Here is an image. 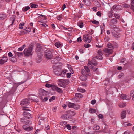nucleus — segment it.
I'll use <instances>...</instances> for the list:
<instances>
[{"label":"nucleus","mask_w":134,"mask_h":134,"mask_svg":"<svg viewBox=\"0 0 134 134\" xmlns=\"http://www.w3.org/2000/svg\"><path fill=\"white\" fill-rule=\"evenodd\" d=\"M62 17V14H61L58 16H57V19L59 21L60 20V19Z\"/></svg>","instance_id":"50"},{"label":"nucleus","mask_w":134,"mask_h":134,"mask_svg":"<svg viewBox=\"0 0 134 134\" xmlns=\"http://www.w3.org/2000/svg\"><path fill=\"white\" fill-rule=\"evenodd\" d=\"M32 47L31 46L29 47L28 49L25 48L23 52L25 56H29L32 55Z\"/></svg>","instance_id":"2"},{"label":"nucleus","mask_w":134,"mask_h":134,"mask_svg":"<svg viewBox=\"0 0 134 134\" xmlns=\"http://www.w3.org/2000/svg\"><path fill=\"white\" fill-rule=\"evenodd\" d=\"M83 37L84 42L86 43H89L91 40V37L88 35H84Z\"/></svg>","instance_id":"6"},{"label":"nucleus","mask_w":134,"mask_h":134,"mask_svg":"<svg viewBox=\"0 0 134 134\" xmlns=\"http://www.w3.org/2000/svg\"><path fill=\"white\" fill-rule=\"evenodd\" d=\"M39 93L40 95L39 96H46L48 93L47 91H45L44 90L42 89H40L39 90Z\"/></svg>","instance_id":"13"},{"label":"nucleus","mask_w":134,"mask_h":134,"mask_svg":"<svg viewBox=\"0 0 134 134\" xmlns=\"http://www.w3.org/2000/svg\"><path fill=\"white\" fill-rule=\"evenodd\" d=\"M26 29H25L26 31V32H27H27H30L31 31V28L28 27H26Z\"/></svg>","instance_id":"57"},{"label":"nucleus","mask_w":134,"mask_h":134,"mask_svg":"<svg viewBox=\"0 0 134 134\" xmlns=\"http://www.w3.org/2000/svg\"><path fill=\"white\" fill-rule=\"evenodd\" d=\"M100 126L97 125H95L93 126V129L94 130H98L100 129Z\"/></svg>","instance_id":"21"},{"label":"nucleus","mask_w":134,"mask_h":134,"mask_svg":"<svg viewBox=\"0 0 134 134\" xmlns=\"http://www.w3.org/2000/svg\"><path fill=\"white\" fill-rule=\"evenodd\" d=\"M80 106L79 105L75 104V105H74L73 108L75 109L78 110L80 109Z\"/></svg>","instance_id":"35"},{"label":"nucleus","mask_w":134,"mask_h":134,"mask_svg":"<svg viewBox=\"0 0 134 134\" xmlns=\"http://www.w3.org/2000/svg\"><path fill=\"white\" fill-rule=\"evenodd\" d=\"M38 7V5L37 4H33L31 5V8H36Z\"/></svg>","instance_id":"49"},{"label":"nucleus","mask_w":134,"mask_h":134,"mask_svg":"<svg viewBox=\"0 0 134 134\" xmlns=\"http://www.w3.org/2000/svg\"><path fill=\"white\" fill-rule=\"evenodd\" d=\"M55 59L57 61H59L61 59V58L59 56H56L55 57Z\"/></svg>","instance_id":"53"},{"label":"nucleus","mask_w":134,"mask_h":134,"mask_svg":"<svg viewBox=\"0 0 134 134\" xmlns=\"http://www.w3.org/2000/svg\"><path fill=\"white\" fill-rule=\"evenodd\" d=\"M55 96H53L50 98V99H49V101L50 102H51L53 100L55 99Z\"/></svg>","instance_id":"48"},{"label":"nucleus","mask_w":134,"mask_h":134,"mask_svg":"<svg viewBox=\"0 0 134 134\" xmlns=\"http://www.w3.org/2000/svg\"><path fill=\"white\" fill-rule=\"evenodd\" d=\"M29 125H30L26 124L23 125V129L27 131L32 130L33 129V127L32 126H29Z\"/></svg>","instance_id":"9"},{"label":"nucleus","mask_w":134,"mask_h":134,"mask_svg":"<svg viewBox=\"0 0 134 134\" xmlns=\"http://www.w3.org/2000/svg\"><path fill=\"white\" fill-rule=\"evenodd\" d=\"M23 115L24 116L26 117V118L29 119L30 118H32L31 114L26 111H24L23 113Z\"/></svg>","instance_id":"14"},{"label":"nucleus","mask_w":134,"mask_h":134,"mask_svg":"<svg viewBox=\"0 0 134 134\" xmlns=\"http://www.w3.org/2000/svg\"><path fill=\"white\" fill-rule=\"evenodd\" d=\"M24 25V23H20L19 27V28L20 29H22L23 28V26Z\"/></svg>","instance_id":"42"},{"label":"nucleus","mask_w":134,"mask_h":134,"mask_svg":"<svg viewBox=\"0 0 134 134\" xmlns=\"http://www.w3.org/2000/svg\"><path fill=\"white\" fill-rule=\"evenodd\" d=\"M113 16L112 12L111 11H109L108 13V16L109 18H111Z\"/></svg>","instance_id":"52"},{"label":"nucleus","mask_w":134,"mask_h":134,"mask_svg":"<svg viewBox=\"0 0 134 134\" xmlns=\"http://www.w3.org/2000/svg\"><path fill=\"white\" fill-rule=\"evenodd\" d=\"M67 105L69 108H73L74 105H75V104L70 102H68L67 103Z\"/></svg>","instance_id":"25"},{"label":"nucleus","mask_w":134,"mask_h":134,"mask_svg":"<svg viewBox=\"0 0 134 134\" xmlns=\"http://www.w3.org/2000/svg\"><path fill=\"white\" fill-rule=\"evenodd\" d=\"M30 9V7L29 6L23 7L22 9L23 11H26Z\"/></svg>","instance_id":"31"},{"label":"nucleus","mask_w":134,"mask_h":134,"mask_svg":"<svg viewBox=\"0 0 134 134\" xmlns=\"http://www.w3.org/2000/svg\"><path fill=\"white\" fill-rule=\"evenodd\" d=\"M126 115V111L124 110L122 111L121 113V119H123L125 118Z\"/></svg>","instance_id":"16"},{"label":"nucleus","mask_w":134,"mask_h":134,"mask_svg":"<svg viewBox=\"0 0 134 134\" xmlns=\"http://www.w3.org/2000/svg\"><path fill=\"white\" fill-rule=\"evenodd\" d=\"M7 16V15L4 13L0 14V20H3L6 18Z\"/></svg>","instance_id":"18"},{"label":"nucleus","mask_w":134,"mask_h":134,"mask_svg":"<svg viewBox=\"0 0 134 134\" xmlns=\"http://www.w3.org/2000/svg\"><path fill=\"white\" fill-rule=\"evenodd\" d=\"M75 96L76 97L79 98H81L82 97V95L80 93H76L75 94Z\"/></svg>","instance_id":"34"},{"label":"nucleus","mask_w":134,"mask_h":134,"mask_svg":"<svg viewBox=\"0 0 134 134\" xmlns=\"http://www.w3.org/2000/svg\"><path fill=\"white\" fill-rule=\"evenodd\" d=\"M25 47L26 45L25 44H24L21 47L19 48L18 50L19 51H21Z\"/></svg>","instance_id":"37"},{"label":"nucleus","mask_w":134,"mask_h":134,"mask_svg":"<svg viewBox=\"0 0 134 134\" xmlns=\"http://www.w3.org/2000/svg\"><path fill=\"white\" fill-rule=\"evenodd\" d=\"M120 98L121 99L123 100H127L128 99V98L126 96L125 94H121L120 96Z\"/></svg>","instance_id":"22"},{"label":"nucleus","mask_w":134,"mask_h":134,"mask_svg":"<svg viewBox=\"0 0 134 134\" xmlns=\"http://www.w3.org/2000/svg\"><path fill=\"white\" fill-rule=\"evenodd\" d=\"M46 96H39L40 99L42 102H45L47 101L48 99V98L45 97Z\"/></svg>","instance_id":"17"},{"label":"nucleus","mask_w":134,"mask_h":134,"mask_svg":"<svg viewBox=\"0 0 134 134\" xmlns=\"http://www.w3.org/2000/svg\"><path fill=\"white\" fill-rule=\"evenodd\" d=\"M35 97H36V99H35L34 98H31V99L35 102H38V99L37 98V97L36 96Z\"/></svg>","instance_id":"56"},{"label":"nucleus","mask_w":134,"mask_h":134,"mask_svg":"<svg viewBox=\"0 0 134 134\" xmlns=\"http://www.w3.org/2000/svg\"><path fill=\"white\" fill-rule=\"evenodd\" d=\"M114 15V17L117 19H119L120 18V15L119 14L115 13Z\"/></svg>","instance_id":"45"},{"label":"nucleus","mask_w":134,"mask_h":134,"mask_svg":"<svg viewBox=\"0 0 134 134\" xmlns=\"http://www.w3.org/2000/svg\"><path fill=\"white\" fill-rule=\"evenodd\" d=\"M131 7L133 8L134 7V0H131Z\"/></svg>","instance_id":"51"},{"label":"nucleus","mask_w":134,"mask_h":134,"mask_svg":"<svg viewBox=\"0 0 134 134\" xmlns=\"http://www.w3.org/2000/svg\"><path fill=\"white\" fill-rule=\"evenodd\" d=\"M55 45L56 47L58 48L62 46V45L61 43L59 42H56L55 44Z\"/></svg>","instance_id":"33"},{"label":"nucleus","mask_w":134,"mask_h":134,"mask_svg":"<svg viewBox=\"0 0 134 134\" xmlns=\"http://www.w3.org/2000/svg\"><path fill=\"white\" fill-rule=\"evenodd\" d=\"M77 90L78 91L81 92H84L86 91L83 88H77Z\"/></svg>","instance_id":"43"},{"label":"nucleus","mask_w":134,"mask_h":134,"mask_svg":"<svg viewBox=\"0 0 134 134\" xmlns=\"http://www.w3.org/2000/svg\"><path fill=\"white\" fill-rule=\"evenodd\" d=\"M90 46L89 44H85L84 45V47L85 48H88Z\"/></svg>","instance_id":"63"},{"label":"nucleus","mask_w":134,"mask_h":134,"mask_svg":"<svg viewBox=\"0 0 134 134\" xmlns=\"http://www.w3.org/2000/svg\"><path fill=\"white\" fill-rule=\"evenodd\" d=\"M89 111L90 113H95L96 112V110L95 109L90 108L89 109Z\"/></svg>","instance_id":"39"},{"label":"nucleus","mask_w":134,"mask_h":134,"mask_svg":"<svg viewBox=\"0 0 134 134\" xmlns=\"http://www.w3.org/2000/svg\"><path fill=\"white\" fill-rule=\"evenodd\" d=\"M66 127L68 129L70 130L71 129V127L70 126L69 124H68L66 125Z\"/></svg>","instance_id":"61"},{"label":"nucleus","mask_w":134,"mask_h":134,"mask_svg":"<svg viewBox=\"0 0 134 134\" xmlns=\"http://www.w3.org/2000/svg\"><path fill=\"white\" fill-rule=\"evenodd\" d=\"M92 23L93 24H95L96 25H98L99 24V22L96 21V20H94L93 21H92Z\"/></svg>","instance_id":"55"},{"label":"nucleus","mask_w":134,"mask_h":134,"mask_svg":"<svg viewBox=\"0 0 134 134\" xmlns=\"http://www.w3.org/2000/svg\"><path fill=\"white\" fill-rule=\"evenodd\" d=\"M51 87L53 90H55V91H56L58 87L56 86L52 85Z\"/></svg>","instance_id":"46"},{"label":"nucleus","mask_w":134,"mask_h":134,"mask_svg":"<svg viewBox=\"0 0 134 134\" xmlns=\"http://www.w3.org/2000/svg\"><path fill=\"white\" fill-rule=\"evenodd\" d=\"M22 107H23V108H22V110H25V111H30V110L27 108V107H26L25 106H23Z\"/></svg>","instance_id":"47"},{"label":"nucleus","mask_w":134,"mask_h":134,"mask_svg":"<svg viewBox=\"0 0 134 134\" xmlns=\"http://www.w3.org/2000/svg\"><path fill=\"white\" fill-rule=\"evenodd\" d=\"M113 10L116 11L117 10L118 8L117 6L116 5H114L112 7Z\"/></svg>","instance_id":"44"},{"label":"nucleus","mask_w":134,"mask_h":134,"mask_svg":"<svg viewBox=\"0 0 134 134\" xmlns=\"http://www.w3.org/2000/svg\"><path fill=\"white\" fill-rule=\"evenodd\" d=\"M81 13H82L81 12H79L78 13V14H77V16L78 18H80V17L82 16V15L81 14Z\"/></svg>","instance_id":"54"},{"label":"nucleus","mask_w":134,"mask_h":134,"mask_svg":"<svg viewBox=\"0 0 134 134\" xmlns=\"http://www.w3.org/2000/svg\"><path fill=\"white\" fill-rule=\"evenodd\" d=\"M113 35L116 38H118L120 37V35L118 33L115 32V33L113 34Z\"/></svg>","instance_id":"30"},{"label":"nucleus","mask_w":134,"mask_h":134,"mask_svg":"<svg viewBox=\"0 0 134 134\" xmlns=\"http://www.w3.org/2000/svg\"><path fill=\"white\" fill-rule=\"evenodd\" d=\"M107 45L108 47V48L111 49V50H113V49L114 48V46L111 43H109Z\"/></svg>","instance_id":"24"},{"label":"nucleus","mask_w":134,"mask_h":134,"mask_svg":"<svg viewBox=\"0 0 134 134\" xmlns=\"http://www.w3.org/2000/svg\"><path fill=\"white\" fill-rule=\"evenodd\" d=\"M45 55L46 58L48 59H50L52 57V53L51 51L47 49L45 51Z\"/></svg>","instance_id":"4"},{"label":"nucleus","mask_w":134,"mask_h":134,"mask_svg":"<svg viewBox=\"0 0 134 134\" xmlns=\"http://www.w3.org/2000/svg\"><path fill=\"white\" fill-rule=\"evenodd\" d=\"M84 69H82L81 70V73L82 75L85 76H88L89 73L90 72V70L88 68L87 66H85L84 67Z\"/></svg>","instance_id":"3"},{"label":"nucleus","mask_w":134,"mask_h":134,"mask_svg":"<svg viewBox=\"0 0 134 134\" xmlns=\"http://www.w3.org/2000/svg\"><path fill=\"white\" fill-rule=\"evenodd\" d=\"M21 121L23 124L30 125L32 123L31 121L29 120L26 117L24 116L21 119Z\"/></svg>","instance_id":"5"},{"label":"nucleus","mask_w":134,"mask_h":134,"mask_svg":"<svg viewBox=\"0 0 134 134\" xmlns=\"http://www.w3.org/2000/svg\"><path fill=\"white\" fill-rule=\"evenodd\" d=\"M30 104V100L29 99H23L20 103L21 106H26Z\"/></svg>","instance_id":"7"},{"label":"nucleus","mask_w":134,"mask_h":134,"mask_svg":"<svg viewBox=\"0 0 134 134\" xmlns=\"http://www.w3.org/2000/svg\"><path fill=\"white\" fill-rule=\"evenodd\" d=\"M91 63L92 64L95 66L97 64V62L94 58L92 60Z\"/></svg>","instance_id":"32"},{"label":"nucleus","mask_w":134,"mask_h":134,"mask_svg":"<svg viewBox=\"0 0 134 134\" xmlns=\"http://www.w3.org/2000/svg\"><path fill=\"white\" fill-rule=\"evenodd\" d=\"M71 76V74L70 73H68L67 74V76L68 78H70Z\"/></svg>","instance_id":"64"},{"label":"nucleus","mask_w":134,"mask_h":134,"mask_svg":"<svg viewBox=\"0 0 134 134\" xmlns=\"http://www.w3.org/2000/svg\"><path fill=\"white\" fill-rule=\"evenodd\" d=\"M8 60V58L5 55H3L2 57H0V64H4Z\"/></svg>","instance_id":"8"},{"label":"nucleus","mask_w":134,"mask_h":134,"mask_svg":"<svg viewBox=\"0 0 134 134\" xmlns=\"http://www.w3.org/2000/svg\"><path fill=\"white\" fill-rule=\"evenodd\" d=\"M77 24L81 28H82L83 26V23L82 22H78Z\"/></svg>","instance_id":"28"},{"label":"nucleus","mask_w":134,"mask_h":134,"mask_svg":"<svg viewBox=\"0 0 134 134\" xmlns=\"http://www.w3.org/2000/svg\"><path fill=\"white\" fill-rule=\"evenodd\" d=\"M53 68L54 72L56 75L63 76V73H62L60 68L58 66L57 63L53 65Z\"/></svg>","instance_id":"1"},{"label":"nucleus","mask_w":134,"mask_h":134,"mask_svg":"<svg viewBox=\"0 0 134 134\" xmlns=\"http://www.w3.org/2000/svg\"><path fill=\"white\" fill-rule=\"evenodd\" d=\"M43 55V54L40 53L37 54V56L38 58L36 59V61L37 63H39L40 62Z\"/></svg>","instance_id":"15"},{"label":"nucleus","mask_w":134,"mask_h":134,"mask_svg":"<svg viewBox=\"0 0 134 134\" xmlns=\"http://www.w3.org/2000/svg\"><path fill=\"white\" fill-rule=\"evenodd\" d=\"M118 105L120 107L123 108L126 106V104L125 103L122 102L120 103Z\"/></svg>","instance_id":"23"},{"label":"nucleus","mask_w":134,"mask_h":134,"mask_svg":"<svg viewBox=\"0 0 134 134\" xmlns=\"http://www.w3.org/2000/svg\"><path fill=\"white\" fill-rule=\"evenodd\" d=\"M84 4L87 6L90 5V2L89 0H83Z\"/></svg>","instance_id":"26"},{"label":"nucleus","mask_w":134,"mask_h":134,"mask_svg":"<svg viewBox=\"0 0 134 134\" xmlns=\"http://www.w3.org/2000/svg\"><path fill=\"white\" fill-rule=\"evenodd\" d=\"M98 55L96 56L95 58L99 60H102L103 58L102 57V51L101 49H99L97 51Z\"/></svg>","instance_id":"10"},{"label":"nucleus","mask_w":134,"mask_h":134,"mask_svg":"<svg viewBox=\"0 0 134 134\" xmlns=\"http://www.w3.org/2000/svg\"><path fill=\"white\" fill-rule=\"evenodd\" d=\"M68 116V114H64L61 116V118L63 119H67Z\"/></svg>","instance_id":"41"},{"label":"nucleus","mask_w":134,"mask_h":134,"mask_svg":"<svg viewBox=\"0 0 134 134\" xmlns=\"http://www.w3.org/2000/svg\"><path fill=\"white\" fill-rule=\"evenodd\" d=\"M41 25H42L43 26V27H46V26H47L48 25H46V24L45 23H41L40 24Z\"/></svg>","instance_id":"62"},{"label":"nucleus","mask_w":134,"mask_h":134,"mask_svg":"<svg viewBox=\"0 0 134 134\" xmlns=\"http://www.w3.org/2000/svg\"><path fill=\"white\" fill-rule=\"evenodd\" d=\"M56 92L59 93H62L63 92V91L60 88L58 87L56 91Z\"/></svg>","instance_id":"36"},{"label":"nucleus","mask_w":134,"mask_h":134,"mask_svg":"<svg viewBox=\"0 0 134 134\" xmlns=\"http://www.w3.org/2000/svg\"><path fill=\"white\" fill-rule=\"evenodd\" d=\"M131 96L132 97V99L134 100V91H131L130 93Z\"/></svg>","instance_id":"38"},{"label":"nucleus","mask_w":134,"mask_h":134,"mask_svg":"<svg viewBox=\"0 0 134 134\" xmlns=\"http://www.w3.org/2000/svg\"><path fill=\"white\" fill-rule=\"evenodd\" d=\"M87 76H85L82 75V76H80V77L79 78L82 81H85L87 79Z\"/></svg>","instance_id":"20"},{"label":"nucleus","mask_w":134,"mask_h":134,"mask_svg":"<svg viewBox=\"0 0 134 134\" xmlns=\"http://www.w3.org/2000/svg\"><path fill=\"white\" fill-rule=\"evenodd\" d=\"M94 3L97 7H99L100 6V3L98 1H94Z\"/></svg>","instance_id":"40"},{"label":"nucleus","mask_w":134,"mask_h":134,"mask_svg":"<svg viewBox=\"0 0 134 134\" xmlns=\"http://www.w3.org/2000/svg\"><path fill=\"white\" fill-rule=\"evenodd\" d=\"M52 85L50 84L49 83H46L45 85V86L48 88H49L51 87Z\"/></svg>","instance_id":"60"},{"label":"nucleus","mask_w":134,"mask_h":134,"mask_svg":"<svg viewBox=\"0 0 134 134\" xmlns=\"http://www.w3.org/2000/svg\"><path fill=\"white\" fill-rule=\"evenodd\" d=\"M40 51V47H37L36 48V52L37 53L39 52Z\"/></svg>","instance_id":"59"},{"label":"nucleus","mask_w":134,"mask_h":134,"mask_svg":"<svg viewBox=\"0 0 134 134\" xmlns=\"http://www.w3.org/2000/svg\"><path fill=\"white\" fill-rule=\"evenodd\" d=\"M104 51L107 56H108L110 54H112L113 51L111 49L108 48H105L104 49Z\"/></svg>","instance_id":"12"},{"label":"nucleus","mask_w":134,"mask_h":134,"mask_svg":"<svg viewBox=\"0 0 134 134\" xmlns=\"http://www.w3.org/2000/svg\"><path fill=\"white\" fill-rule=\"evenodd\" d=\"M68 113L71 116H74L76 114V113L74 111H68Z\"/></svg>","instance_id":"29"},{"label":"nucleus","mask_w":134,"mask_h":134,"mask_svg":"<svg viewBox=\"0 0 134 134\" xmlns=\"http://www.w3.org/2000/svg\"><path fill=\"white\" fill-rule=\"evenodd\" d=\"M64 81V80L63 79H59L58 80V85L59 86L63 88L65 87L66 86Z\"/></svg>","instance_id":"11"},{"label":"nucleus","mask_w":134,"mask_h":134,"mask_svg":"<svg viewBox=\"0 0 134 134\" xmlns=\"http://www.w3.org/2000/svg\"><path fill=\"white\" fill-rule=\"evenodd\" d=\"M15 56H17L18 57L23 56V53L22 52H15Z\"/></svg>","instance_id":"27"},{"label":"nucleus","mask_w":134,"mask_h":134,"mask_svg":"<svg viewBox=\"0 0 134 134\" xmlns=\"http://www.w3.org/2000/svg\"><path fill=\"white\" fill-rule=\"evenodd\" d=\"M109 39H110L109 37L107 36H106L105 38L104 39V40L105 42L108 41L109 40Z\"/></svg>","instance_id":"58"},{"label":"nucleus","mask_w":134,"mask_h":134,"mask_svg":"<svg viewBox=\"0 0 134 134\" xmlns=\"http://www.w3.org/2000/svg\"><path fill=\"white\" fill-rule=\"evenodd\" d=\"M117 23V20L115 18H113L111 21L110 25H112L114 24H115Z\"/></svg>","instance_id":"19"}]
</instances>
